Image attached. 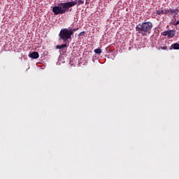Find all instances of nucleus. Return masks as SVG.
Here are the masks:
<instances>
[{
	"label": "nucleus",
	"instance_id": "obj_11",
	"mask_svg": "<svg viewBox=\"0 0 179 179\" xmlns=\"http://www.w3.org/2000/svg\"><path fill=\"white\" fill-rule=\"evenodd\" d=\"M79 29V28H74V29H69V31H72V34H73V33L75 31H77Z\"/></svg>",
	"mask_w": 179,
	"mask_h": 179
},
{
	"label": "nucleus",
	"instance_id": "obj_2",
	"mask_svg": "<svg viewBox=\"0 0 179 179\" xmlns=\"http://www.w3.org/2000/svg\"><path fill=\"white\" fill-rule=\"evenodd\" d=\"M153 27L152 22L148 21L146 22L140 23L136 26V31L138 32L141 36H145L150 34Z\"/></svg>",
	"mask_w": 179,
	"mask_h": 179
},
{
	"label": "nucleus",
	"instance_id": "obj_12",
	"mask_svg": "<svg viewBox=\"0 0 179 179\" xmlns=\"http://www.w3.org/2000/svg\"><path fill=\"white\" fill-rule=\"evenodd\" d=\"M169 31H165L163 32V36H169Z\"/></svg>",
	"mask_w": 179,
	"mask_h": 179
},
{
	"label": "nucleus",
	"instance_id": "obj_5",
	"mask_svg": "<svg viewBox=\"0 0 179 179\" xmlns=\"http://www.w3.org/2000/svg\"><path fill=\"white\" fill-rule=\"evenodd\" d=\"M29 57L34 59H36L39 58V53L37 52H31L29 54Z\"/></svg>",
	"mask_w": 179,
	"mask_h": 179
},
{
	"label": "nucleus",
	"instance_id": "obj_15",
	"mask_svg": "<svg viewBox=\"0 0 179 179\" xmlns=\"http://www.w3.org/2000/svg\"><path fill=\"white\" fill-rule=\"evenodd\" d=\"M173 25L177 26L179 24V20L176 22L173 23Z\"/></svg>",
	"mask_w": 179,
	"mask_h": 179
},
{
	"label": "nucleus",
	"instance_id": "obj_9",
	"mask_svg": "<svg viewBox=\"0 0 179 179\" xmlns=\"http://www.w3.org/2000/svg\"><path fill=\"white\" fill-rule=\"evenodd\" d=\"M171 47L173 50H179V43H174L173 45H171Z\"/></svg>",
	"mask_w": 179,
	"mask_h": 179
},
{
	"label": "nucleus",
	"instance_id": "obj_4",
	"mask_svg": "<svg viewBox=\"0 0 179 179\" xmlns=\"http://www.w3.org/2000/svg\"><path fill=\"white\" fill-rule=\"evenodd\" d=\"M164 13L171 15L172 14H178L179 13V10L178 9H166L164 10Z\"/></svg>",
	"mask_w": 179,
	"mask_h": 179
},
{
	"label": "nucleus",
	"instance_id": "obj_7",
	"mask_svg": "<svg viewBox=\"0 0 179 179\" xmlns=\"http://www.w3.org/2000/svg\"><path fill=\"white\" fill-rule=\"evenodd\" d=\"M67 47V45L66 44H63V45H56V49L57 50H62L65 48Z\"/></svg>",
	"mask_w": 179,
	"mask_h": 179
},
{
	"label": "nucleus",
	"instance_id": "obj_3",
	"mask_svg": "<svg viewBox=\"0 0 179 179\" xmlns=\"http://www.w3.org/2000/svg\"><path fill=\"white\" fill-rule=\"evenodd\" d=\"M73 35L72 31H69L68 28H63L59 31V40H62L64 43H66L71 38V36Z\"/></svg>",
	"mask_w": 179,
	"mask_h": 179
},
{
	"label": "nucleus",
	"instance_id": "obj_8",
	"mask_svg": "<svg viewBox=\"0 0 179 179\" xmlns=\"http://www.w3.org/2000/svg\"><path fill=\"white\" fill-rule=\"evenodd\" d=\"M156 13L157 15H162L164 14H165V10H156Z\"/></svg>",
	"mask_w": 179,
	"mask_h": 179
},
{
	"label": "nucleus",
	"instance_id": "obj_10",
	"mask_svg": "<svg viewBox=\"0 0 179 179\" xmlns=\"http://www.w3.org/2000/svg\"><path fill=\"white\" fill-rule=\"evenodd\" d=\"M94 52H95L96 54L100 55L101 54L102 51L101 49H95L94 50Z\"/></svg>",
	"mask_w": 179,
	"mask_h": 179
},
{
	"label": "nucleus",
	"instance_id": "obj_13",
	"mask_svg": "<svg viewBox=\"0 0 179 179\" xmlns=\"http://www.w3.org/2000/svg\"><path fill=\"white\" fill-rule=\"evenodd\" d=\"M85 34V31L80 32V34H78V37H80V36H84Z\"/></svg>",
	"mask_w": 179,
	"mask_h": 179
},
{
	"label": "nucleus",
	"instance_id": "obj_1",
	"mask_svg": "<svg viewBox=\"0 0 179 179\" xmlns=\"http://www.w3.org/2000/svg\"><path fill=\"white\" fill-rule=\"evenodd\" d=\"M84 4L83 0H76L75 1H69L61 3L58 4V6L52 7V11L55 15H62L66 13L69 9L73 6H79Z\"/></svg>",
	"mask_w": 179,
	"mask_h": 179
},
{
	"label": "nucleus",
	"instance_id": "obj_14",
	"mask_svg": "<svg viewBox=\"0 0 179 179\" xmlns=\"http://www.w3.org/2000/svg\"><path fill=\"white\" fill-rule=\"evenodd\" d=\"M160 49L166 50L167 49V47L166 46H162V47H160Z\"/></svg>",
	"mask_w": 179,
	"mask_h": 179
},
{
	"label": "nucleus",
	"instance_id": "obj_16",
	"mask_svg": "<svg viewBox=\"0 0 179 179\" xmlns=\"http://www.w3.org/2000/svg\"><path fill=\"white\" fill-rule=\"evenodd\" d=\"M86 1H90V0H86Z\"/></svg>",
	"mask_w": 179,
	"mask_h": 179
},
{
	"label": "nucleus",
	"instance_id": "obj_6",
	"mask_svg": "<svg viewBox=\"0 0 179 179\" xmlns=\"http://www.w3.org/2000/svg\"><path fill=\"white\" fill-rule=\"evenodd\" d=\"M176 31L174 30H169L167 38L169 39L173 38L176 36Z\"/></svg>",
	"mask_w": 179,
	"mask_h": 179
}]
</instances>
